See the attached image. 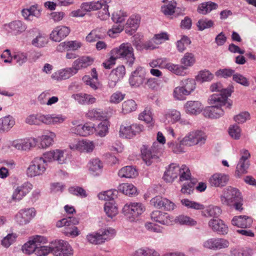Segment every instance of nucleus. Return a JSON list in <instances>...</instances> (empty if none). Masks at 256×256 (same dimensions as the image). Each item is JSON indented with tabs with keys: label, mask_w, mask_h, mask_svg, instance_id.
I'll list each match as a JSON object with an SVG mask.
<instances>
[{
	"label": "nucleus",
	"mask_w": 256,
	"mask_h": 256,
	"mask_svg": "<svg viewBox=\"0 0 256 256\" xmlns=\"http://www.w3.org/2000/svg\"><path fill=\"white\" fill-rule=\"evenodd\" d=\"M208 102L211 106L206 108L203 114L205 117L211 118H217L224 114V110L222 106H226L230 108L232 105V102H226L224 98L220 99L216 95H212Z\"/></svg>",
	"instance_id": "f257e3e1"
},
{
	"label": "nucleus",
	"mask_w": 256,
	"mask_h": 256,
	"mask_svg": "<svg viewBox=\"0 0 256 256\" xmlns=\"http://www.w3.org/2000/svg\"><path fill=\"white\" fill-rule=\"evenodd\" d=\"M111 51L116 59L124 60L126 64L130 66L134 64L136 60L134 48L130 43H122L118 47L112 49Z\"/></svg>",
	"instance_id": "f03ea898"
},
{
	"label": "nucleus",
	"mask_w": 256,
	"mask_h": 256,
	"mask_svg": "<svg viewBox=\"0 0 256 256\" xmlns=\"http://www.w3.org/2000/svg\"><path fill=\"white\" fill-rule=\"evenodd\" d=\"M78 223L79 220L77 218L69 217L58 221L56 226L58 228L64 227L62 233L67 236L73 238L80 234V230L76 226Z\"/></svg>",
	"instance_id": "7ed1b4c3"
},
{
	"label": "nucleus",
	"mask_w": 256,
	"mask_h": 256,
	"mask_svg": "<svg viewBox=\"0 0 256 256\" xmlns=\"http://www.w3.org/2000/svg\"><path fill=\"white\" fill-rule=\"evenodd\" d=\"M146 210V206L140 202H130L126 204L122 213L130 222L136 221Z\"/></svg>",
	"instance_id": "20e7f679"
},
{
	"label": "nucleus",
	"mask_w": 256,
	"mask_h": 256,
	"mask_svg": "<svg viewBox=\"0 0 256 256\" xmlns=\"http://www.w3.org/2000/svg\"><path fill=\"white\" fill-rule=\"evenodd\" d=\"M115 235V231L111 228H101L96 232L89 234L86 239L94 244H100L111 240Z\"/></svg>",
	"instance_id": "39448f33"
},
{
	"label": "nucleus",
	"mask_w": 256,
	"mask_h": 256,
	"mask_svg": "<svg viewBox=\"0 0 256 256\" xmlns=\"http://www.w3.org/2000/svg\"><path fill=\"white\" fill-rule=\"evenodd\" d=\"M98 197L100 200L108 202L104 205V211L108 217L113 218L118 214V208L114 201L118 198L116 194L114 193H98Z\"/></svg>",
	"instance_id": "423d86ee"
},
{
	"label": "nucleus",
	"mask_w": 256,
	"mask_h": 256,
	"mask_svg": "<svg viewBox=\"0 0 256 256\" xmlns=\"http://www.w3.org/2000/svg\"><path fill=\"white\" fill-rule=\"evenodd\" d=\"M196 62L194 55L191 52H186L180 60L182 66L174 64L172 63L169 68L172 70V72L177 75L183 76L185 74L184 70L192 66Z\"/></svg>",
	"instance_id": "0eeeda50"
},
{
	"label": "nucleus",
	"mask_w": 256,
	"mask_h": 256,
	"mask_svg": "<svg viewBox=\"0 0 256 256\" xmlns=\"http://www.w3.org/2000/svg\"><path fill=\"white\" fill-rule=\"evenodd\" d=\"M206 138V134L202 131H192L186 134L182 140V144L188 146L197 144L202 145L205 143Z\"/></svg>",
	"instance_id": "6e6552de"
},
{
	"label": "nucleus",
	"mask_w": 256,
	"mask_h": 256,
	"mask_svg": "<svg viewBox=\"0 0 256 256\" xmlns=\"http://www.w3.org/2000/svg\"><path fill=\"white\" fill-rule=\"evenodd\" d=\"M220 199L223 204L229 206H234L236 210L242 209L243 200L240 193H224Z\"/></svg>",
	"instance_id": "1a4fd4ad"
},
{
	"label": "nucleus",
	"mask_w": 256,
	"mask_h": 256,
	"mask_svg": "<svg viewBox=\"0 0 256 256\" xmlns=\"http://www.w3.org/2000/svg\"><path fill=\"white\" fill-rule=\"evenodd\" d=\"M46 160L44 158H36L28 168L26 173L28 176L34 177L42 174L46 169Z\"/></svg>",
	"instance_id": "9d476101"
},
{
	"label": "nucleus",
	"mask_w": 256,
	"mask_h": 256,
	"mask_svg": "<svg viewBox=\"0 0 256 256\" xmlns=\"http://www.w3.org/2000/svg\"><path fill=\"white\" fill-rule=\"evenodd\" d=\"M47 242L46 238L40 235L34 236L30 237L28 240L22 246V250L24 254L30 255L35 253L36 246L38 243Z\"/></svg>",
	"instance_id": "9b49d317"
},
{
	"label": "nucleus",
	"mask_w": 256,
	"mask_h": 256,
	"mask_svg": "<svg viewBox=\"0 0 256 256\" xmlns=\"http://www.w3.org/2000/svg\"><path fill=\"white\" fill-rule=\"evenodd\" d=\"M52 254L54 256H73L74 250L66 241L59 240L53 244Z\"/></svg>",
	"instance_id": "f8f14e48"
},
{
	"label": "nucleus",
	"mask_w": 256,
	"mask_h": 256,
	"mask_svg": "<svg viewBox=\"0 0 256 256\" xmlns=\"http://www.w3.org/2000/svg\"><path fill=\"white\" fill-rule=\"evenodd\" d=\"M36 216V210L34 208L20 210L15 216V220L20 225L28 224Z\"/></svg>",
	"instance_id": "ddd939ff"
},
{
	"label": "nucleus",
	"mask_w": 256,
	"mask_h": 256,
	"mask_svg": "<svg viewBox=\"0 0 256 256\" xmlns=\"http://www.w3.org/2000/svg\"><path fill=\"white\" fill-rule=\"evenodd\" d=\"M150 216L152 221L163 226L172 225L174 222L173 216L166 212L158 210L152 211L150 214Z\"/></svg>",
	"instance_id": "4468645a"
},
{
	"label": "nucleus",
	"mask_w": 256,
	"mask_h": 256,
	"mask_svg": "<svg viewBox=\"0 0 256 256\" xmlns=\"http://www.w3.org/2000/svg\"><path fill=\"white\" fill-rule=\"evenodd\" d=\"M38 140L34 138L16 139L12 142L11 146L16 149L26 151L37 146Z\"/></svg>",
	"instance_id": "2eb2a0df"
},
{
	"label": "nucleus",
	"mask_w": 256,
	"mask_h": 256,
	"mask_svg": "<svg viewBox=\"0 0 256 256\" xmlns=\"http://www.w3.org/2000/svg\"><path fill=\"white\" fill-rule=\"evenodd\" d=\"M143 130V126L140 124H136L130 126L122 124L120 127V136L124 138H130L140 134Z\"/></svg>",
	"instance_id": "dca6fc26"
},
{
	"label": "nucleus",
	"mask_w": 256,
	"mask_h": 256,
	"mask_svg": "<svg viewBox=\"0 0 256 256\" xmlns=\"http://www.w3.org/2000/svg\"><path fill=\"white\" fill-rule=\"evenodd\" d=\"M69 147L72 150L90 152L94 150L95 144L94 142L88 140H74L70 144Z\"/></svg>",
	"instance_id": "f3484780"
},
{
	"label": "nucleus",
	"mask_w": 256,
	"mask_h": 256,
	"mask_svg": "<svg viewBox=\"0 0 256 256\" xmlns=\"http://www.w3.org/2000/svg\"><path fill=\"white\" fill-rule=\"evenodd\" d=\"M68 154L65 150L56 149L46 152L44 156L48 162L57 161L60 164L66 162Z\"/></svg>",
	"instance_id": "a211bd4d"
},
{
	"label": "nucleus",
	"mask_w": 256,
	"mask_h": 256,
	"mask_svg": "<svg viewBox=\"0 0 256 256\" xmlns=\"http://www.w3.org/2000/svg\"><path fill=\"white\" fill-rule=\"evenodd\" d=\"M233 86H230L226 88H224L221 83L216 82L212 84L210 88L212 92H220L219 94H215L212 95H216L220 99H225L226 102H229L228 100V96H230L233 92Z\"/></svg>",
	"instance_id": "6ab92c4d"
},
{
	"label": "nucleus",
	"mask_w": 256,
	"mask_h": 256,
	"mask_svg": "<svg viewBox=\"0 0 256 256\" xmlns=\"http://www.w3.org/2000/svg\"><path fill=\"white\" fill-rule=\"evenodd\" d=\"M70 132L74 134L82 136H86L93 134L96 132V128L92 123H86L84 124H78L71 128Z\"/></svg>",
	"instance_id": "aec40b11"
},
{
	"label": "nucleus",
	"mask_w": 256,
	"mask_h": 256,
	"mask_svg": "<svg viewBox=\"0 0 256 256\" xmlns=\"http://www.w3.org/2000/svg\"><path fill=\"white\" fill-rule=\"evenodd\" d=\"M126 74V68L123 65L118 66L113 69L108 76V84L110 88L114 87L116 83L122 79Z\"/></svg>",
	"instance_id": "412c9836"
},
{
	"label": "nucleus",
	"mask_w": 256,
	"mask_h": 256,
	"mask_svg": "<svg viewBox=\"0 0 256 256\" xmlns=\"http://www.w3.org/2000/svg\"><path fill=\"white\" fill-rule=\"evenodd\" d=\"M169 39V35L165 32L154 34L153 38L144 44V48L146 50H154L158 47L165 41Z\"/></svg>",
	"instance_id": "4be33fe9"
},
{
	"label": "nucleus",
	"mask_w": 256,
	"mask_h": 256,
	"mask_svg": "<svg viewBox=\"0 0 256 256\" xmlns=\"http://www.w3.org/2000/svg\"><path fill=\"white\" fill-rule=\"evenodd\" d=\"M56 134L54 132L48 131L40 136L38 140L37 145L38 148H46L52 146L54 142Z\"/></svg>",
	"instance_id": "5701e85b"
},
{
	"label": "nucleus",
	"mask_w": 256,
	"mask_h": 256,
	"mask_svg": "<svg viewBox=\"0 0 256 256\" xmlns=\"http://www.w3.org/2000/svg\"><path fill=\"white\" fill-rule=\"evenodd\" d=\"M150 204L156 208H164L167 210H173L175 207L172 202L160 195L153 198L150 200Z\"/></svg>",
	"instance_id": "b1692460"
},
{
	"label": "nucleus",
	"mask_w": 256,
	"mask_h": 256,
	"mask_svg": "<svg viewBox=\"0 0 256 256\" xmlns=\"http://www.w3.org/2000/svg\"><path fill=\"white\" fill-rule=\"evenodd\" d=\"M70 28L64 26H56L51 32L50 38L53 41L60 42L66 38L70 33Z\"/></svg>",
	"instance_id": "393cba45"
},
{
	"label": "nucleus",
	"mask_w": 256,
	"mask_h": 256,
	"mask_svg": "<svg viewBox=\"0 0 256 256\" xmlns=\"http://www.w3.org/2000/svg\"><path fill=\"white\" fill-rule=\"evenodd\" d=\"M209 228L214 232L220 234H226L228 231V226L219 218H212L208 222Z\"/></svg>",
	"instance_id": "a878e982"
},
{
	"label": "nucleus",
	"mask_w": 256,
	"mask_h": 256,
	"mask_svg": "<svg viewBox=\"0 0 256 256\" xmlns=\"http://www.w3.org/2000/svg\"><path fill=\"white\" fill-rule=\"evenodd\" d=\"M252 224V218L246 216H235L232 220V225L242 228H249Z\"/></svg>",
	"instance_id": "bb28decb"
},
{
	"label": "nucleus",
	"mask_w": 256,
	"mask_h": 256,
	"mask_svg": "<svg viewBox=\"0 0 256 256\" xmlns=\"http://www.w3.org/2000/svg\"><path fill=\"white\" fill-rule=\"evenodd\" d=\"M180 167L176 164H172L165 172L163 176L164 180L168 182H172L178 176Z\"/></svg>",
	"instance_id": "cd10ccee"
},
{
	"label": "nucleus",
	"mask_w": 256,
	"mask_h": 256,
	"mask_svg": "<svg viewBox=\"0 0 256 256\" xmlns=\"http://www.w3.org/2000/svg\"><path fill=\"white\" fill-rule=\"evenodd\" d=\"M184 108L187 114L196 115L202 112L203 106L200 101L190 100L186 103Z\"/></svg>",
	"instance_id": "c85d7f7f"
},
{
	"label": "nucleus",
	"mask_w": 256,
	"mask_h": 256,
	"mask_svg": "<svg viewBox=\"0 0 256 256\" xmlns=\"http://www.w3.org/2000/svg\"><path fill=\"white\" fill-rule=\"evenodd\" d=\"M82 46V44L78 40L67 41L60 44L56 47L58 52L76 50Z\"/></svg>",
	"instance_id": "c756f323"
},
{
	"label": "nucleus",
	"mask_w": 256,
	"mask_h": 256,
	"mask_svg": "<svg viewBox=\"0 0 256 256\" xmlns=\"http://www.w3.org/2000/svg\"><path fill=\"white\" fill-rule=\"evenodd\" d=\"M4 28L9 32L17 34L24 32L26 27L21 21L16 20L4 25Z\"/></svg>",
	"instance_id": "7c9ffc66"
},
{
	"label": "nucleus",
	"mask_w": 256,
	"mask_h": 256,
	"mask_svg": "<svg viewBox=\"0 0 256 256\" xmlns=\"http://www.w3.org/2000/svg\"><path fill=\"white\" fill-rule=\"evenodd\" d=\"M180 119V112L176 110H169L165 112L162 120L165 124H174Z\"/></svg>",
	"instance_id": "2f4dec72"
},
{
	"label": "nucleus",
	"mask_w": 256,
	"mask_h": 256,
	"mask_svg": "<svg viewBox=\"0 0 256 256\" xmlns=\"http://www.w3.org/2000/svg\"><path fill=\"white\" fill-rule=\"evenodd\" d=\"M140 21V17L139 15H132L128 20L126 22V33L132 35L136 30L139 26Z\"/></svg>",
	"instance_id": "473e14b6"
},
{
	"label": "nucleus",
	"mask_w": 256,
	"mask_h": 256,
	"mask_svg": "<svg viewBox=\"0 0 256 256\" xmlns=\"http://www.w3.org/2000/svg\"><path fill=\"white\" fill-rule=\"evenodd\" d=\"M228 176L222 174H215L210 178V182L214 186H223L228 180Z\"/></svg>",
	"instance_id": "72a5a7b5"
},
{
	"label": "nucleus",
	"mask_w": 256,
	"mask_h": 256,
	"mask_svg": "<svg viewBox=\"0 0 256 256\" xmlns=\"http://www.w3.org/2000/svg\"><path fill=\"white\" fill-rule=\"evenodd\" d=\"M14 124V118L10 115L0 118V132H8Z\"/></svg>",
	"instance_id": "f704fd0d"
},
{
	"label": "nucleus",
	"mask_w": 256,
	"mask_h": 256,
	"mask_svg": "<svg viewBox=\"0 0 256 256\" xmlns=\"http://www.w3.org/2000/svg\"><path fill=\"white\" fill-rule=\"evenodd\" d=\"M76 72V70L72 66V68H67L54 72L52 74V78L58 80H65L69 78Z\"/></svg>",
	"instance_id": "c9c22d12"
},
{
	"label": "nucleus",
	"mask_w": 256,
	"mask_h": 256,
	"mask_svg": "<svg viewBox=\"0 0 256 256\" xmlns=\"http://www.w3.org/2000/svg\"><path fill=\"white\" fill-rule=\"evenodd\" d=\"M22 14L25 20L32 21L34 18H38L40 16V12L36 6H32L28 8L23 9Z\"/></svg>",
	"instance_id": "e433bc0d"
},
{
	"label": "nucleus",
	"mask_w": 256,
	"mask_h": 256,
	"mask_svg": "<svg viewBox=\"0 0 256 256\" xmlns=\"http://www.w3.org/2000/svg\"><path fill=\"white\" fill-rule=\"evenodd\" d=\"M93 62L94 59L88 56H83L74 62L73 66L78 72V70L91 65Z\"/></svg>",
	"instance_id": "4c0bfd02"
},
{
	"label": "nucleus",
	"mask_w": 256,
	"mask_h": 256,
	"mask_svg": "<svg viewBox=\"0 0 256 256\" xmlns=\"http://www.w3.org/2000/svg\"><path fill=\"white\" fill-rule=\"evenodd\" d=\"M118 175L120 178H132L138 176V172L134 167L126 166L120 170Z\"/></svg>",
	"instance_id": "58836bf2"
},
{
	"label": "nucleus",
	"mask_w": 256,
	"mask_h": 256,
	"mask_svg": "<svg viewBox=\"0 0 256 256\" xmlns=\"http://www.w3.org/2000/svg\"><path fill=\"white\" fill-rule=\"evenodd\" d=\"M91 75L93 79H92L88 76H84L82 80L86 85L90 86L94 90H96L98 88L99 84L98 82V74L95 68L92 70Z\"/></svg>",
	"instance_id": "ea45409f"
},
{
	"label": "nucleus",
	"mask_w": 256,
	"mask_h": 256,
	"mask_svg": "<svg viewBox=\"0 0 256 256\" xmlns=\"http://www.w3.org/2000/svg\"><path fill=\"white\" fill-rule=\"evenodd\" d=\"M142 69L138 68L134 71L130 78V83L131 86L138 87L142 85L145 80L142 74L140 72L142 71Z\"/></svg>",
	"instance_id": "a19ab883"
},
{
	"label": "nucleus",
	"mask_w": 256,
	"mask_h": 256,
	"mask_svg": "<svg viewBox=\"0 0 256 256\" xmlns=\"http://www.w3.org/2000/svg\"><path fill=\"white\" fill-rule=\"evenodd\" d=\"M138 118L140 120L150 124L152 127L154 125V120L153 118L152 109L150 108H146L140 114Z\"/></svg>",
	"instance_id": "79ce46f5"
},
{
	"label": "nucleus",
	"mask_w": 256,
	"mask_h": 256,
	"mask_svg": "<svg viewBox=\"0 0 256 256\" xmlns=\"http://www.w3.org/2000/svg\"><path fill=\"white\" fill-rule=\"evenodd\" d=\"M46 243H38L36 246L34 254L37 256H46L49 254H52L53 245H44Z\"/></svg>",
	"instance_id": "37998d69"
},
{
	"label": "nucleus",
	"mask_w": 256,
	"mask_h": 256,
	"mask_svg": "<svg viewBox=\"0 0 256 256\" xmlns=\"http://www.w3.org/2000/svg\"><path fill=\"white\" fill-rule=\"evenodd\" d=\"M103 2L101 0L98 2H84L81 4L80 8L84 10V12H90L100 9Z\"/></svg>",
	"instance_id": "c03bdc74"
},
{
	"label": "nucleus",
	"mask_w": 256,
	"mask_h": 256,
	"mask_svg": "<svg viewBox=\"0 0 256 256\" xmlns=\"http://www.w3.org/2000/svg\"><path fill=\"white\" fill-rule=\"evenodd\" d=\"M110 126V123L107 120L102 121L96 128V134L104 137L106 136L108 132V128Z\"/></svg>",
	"instance_id": "a18cd8bd"
},
{
	"label": "nucleus",
	"mask_w": 256,
	"mask_h": 256,
	"mask_svg": "<svg viewBox=\"0 0 256 256\" xmlns=\"http://www.w3.org/2000/svg\"><path fill=\"white\" fill-rule=\"evenodd\" d=\"M214 74L206 70H200L196 76V80L199 82L202 83L211 81L214 78Z\"/></svg>",
	"instance_id": "49530a36"
},
{
	"label": "nucleus",
	"mask_w": 256,
	"mask_h": 256,
	"mask_svg": "<svg viewBox=\"0 0 256 256\" xmlns=\"http://www.w3.org/2000/svg\"><path fill=\"white\" fill-rule=\"evenodd\" d=\"M170 64H172V63L168 62L166 58H158L150 62V66L152 68L158 67L160 68H166L172 72V70L169 68Z\"/></svg>",
	"instance_id": "de8ad7c7"
},
{
	"label": "nucleus",
	"mask_w": 256,
	"mask_h": 256,
	"mask_svg": "<svg viewBox=\"0 0 256 256\" xmlns=\"http://www.w3.org/2000/svg\"><path fill=\"white\" fill-rule=\"evenodd\" d=\"M132 256H159V254L154 249L144 247L136 250Z\"/></svg>",
	"instance_id": "09e8293b"
},
{
	"label": "nucleus",
	"mask_w": 256,
	"mask_h": 256,
	"mask_svg": "<svg viewBox=\"0 0 256 256\" xmlns=\"http://www.w3.org/2000/svg\"><path fill=\"white\" fill-rule=\"evenodd\" d=\"M218 5L216 3L208 2L200 4L198 8V12L201 14H206L212 10L217 8Z\"/></svg>",
	"instance_id": "8fccbe9b"
},
{
	"label": "nucleus",
	"mask_w": 256,
	"mask_h": 256,
	"mask_svg": "<svg viewBox=\"0 0 256 256\" xmlns=\"http://www.w3.org/2000/svg\"><path fill=\"white\" fill-rule=\"evenodd\" d=\"M88 166L90 171L97 175L102 171V164L98 158H94L90 161Z\"/></svg>",
	"instance_id": "3c124183"
},
{
	"label": "nucleus",
	"mask_w": 256,
	"mask_h": 256,
	"mask_svg": "<svg viewBox=\"0 0 256 256\" xmlns=\"http://www.w3.org/2000/svg\"><path fill=\"white\" fill-rule=\"evenodd\" d=\"M137 108V104L134 100H128L124 101L122 104V111L124 114H128Z\"/></svg>",
	"instance_id": "603ef678"
},
{
	"label": "nucleus",
	"mask_w": 256,
	"mask_h": 256,
	"mask_svg": "<svg viewBox=\"0 0 256 256\" xmlns=\"http://www.w3.org/2000/svg\"><path fill=\"white\" fill-rule=\"evenodd\" d=\"M142 160L147 165H150L152 162V160L155 158V155L152 154L151 150L144 146L142 148Z\"/></svg>",
	"instance_id": "864d4df0"
},
{
	"label": "nucleus",
	"mask_w": 256,
	"mask_h": 256,
	"mask_svg": "<svg viewBox=\"0 0 256 256\" xmlns=\"http://www.w3.org/2000/svg\"><path fill=\"white\" fill-rule=\"evenodd\" d=\"M17 237L15 233L8 234L1 240L0 244L3 247L7 248L14 242Z\"/></svg>",
	"instance_id": "5fc2aeb1"
},
{
	"label": "nucleus",
	"mask_w": 256,
	"mask_h": 256,
	"mask_svg": "<svg viewBox=\"0 0 256 256\" xmlns=\"http://www.w3.org/2000/svg\"><path fill=\"white\" fill-rule=\"evenodd\" d=\"M168 2L169 4L162 6V11L166 15H171L174 12L176 3L174 0H164V2Z\"/></svg>",
	"instance_id": "6e6d98bb"
},
{
	"label": "nucleus",
	"mask_w": 256,
	"mask_h": 256,
	"mask_svg": "<svg viewBox=\"0 0 256 256\" xmlns=\"http://www.w3.org/2000/svg\"><path fill=\"white\" fill-rule=\"evenodd\" d=\"M48 40L46 36L39 34L38 36L32 40V44L38 48L44 46L48 43Z\"/></svg>",
	"instance_id": "4d7b16f0"
},
{
	"label": "nucleus",
	"mask_w": 256,
	"mask_h": 256,
	"mask_svg": "<svg viewBox=\"0 0 256 256\" xmlns=\"http://www.w3.org/2000/svg\"><path fill=\"white\" fill-rule=\"evenodd\" d=\"M178 176L180 182L189 180L190 179L191 174L188 168L186 165H182L180 167Z\"/></svg>",
	"instance_id": "13d9d810"
},
{
	"label": "nucleus",
	"mask_w": 256,
	"mask_h": 256,
	"mask_svg": "<svg viewBox=\"0 0 256 256\" xmlns=\"http://www.w3.org/2000/svg\"><path fill=\"white\" fill-rule=\"evenodd\" d=\"M174 220L180 224H186L189 226H194L196 224V222L190 218L184 216L180 215L177 216Z\"/></svg>",
	"instance_id": "bf43d9fd"
},
{
	"label": "nucleus",
	"mask_w": 256,
	"mask_h": 256,
	"mask_svg": "<svg viewBox=\"0 0 256 256\" xmlns=\"http://www.w3.org/2000/svg\"><path fill=\"white\" fill-rule=\"evenodd\" d=\"M174 96L178 100L185 99L186 96L189 95L183 86H178L176 88L173 92Z\"/></svg>",
	"instance_id": "052dcab7"
},
{
	"label": "nucleus",
	"mask_w": 256,
	"mask_h": 256,
	"mask_svg": "<svg viewBox=\"0 0 256 256\" xmlns=\"http://www.w3.org/2000/svg\"><path fill=\"white\" fill-rule=\"evenodd\" d=\"M248 166L249 164L248 162L240 160L236 166V169L235 172L236 175L240 177L243 174H246L248 168Z\"/></svg>",
	"instance_id": "680f3d73"
},
{
	"label": "nucleus",
	"mask_w": 256,
	"mask_h": 256,
	"mask_svg": "<svg viewBox=\"0 0 256 256\" xmlns=\"http://www.w3.org/2000/svg\"><path fill=\"white\" fill-rule=\"evenodd\" d=\"M181 203L183 206H184L188 208H194L195 210H202L204 208L203 205L198 202L191 201L188 199H182L181 200Z\"/></svg>",
	"instance_id": "e2e57ef3"
},
{
	"label": "nucleus",
	"mask_w": 256,
	"mask_h": 256,
	"mask_svg": "<svg viewBox=\"0 0 256 256\" xmlns=\"http://www.w3.org/2000/svg\"><path fill=\"white\" fill-rule=\"evenodd\" d=\"M190 40L186 36H183L181 39L176 42V47L180 52H183L186 48V46L190 44Z\"/></svg>",
	"instance_id": "0e129e2a"
},
{
	"label": "nucleus",
	"mask_w": 256,
	"mask_h": 256,
	"mask_svg": "<svg viewBox=\"0 0 256 256\" xmlns=\"http://www.w3.org/2000/svg\"><path fill=\"white\" fill-rule=\"evenodd\" d=\"M123 24H114L108 32V34L112 38H116L124 30Z\"/></svg>",
	"instance_id": "69168bd1"
},
{
	"label": "nucleus",
	"mask_w": 256,
	"mask_h": 256,
	"mask_svg": "<svg viewBox=\"0 0 256 256\" xmlns=\"http://www.w3.org/2000/svg\"><path fill=\"white\" fill-rule=\"evenodd\" d=\"M12 60L20 66L26 62L27 54L26 53L20 52H16L12 56Z\"/></svg>",
	"instance_id": "338daca9"
},
{
	"label": "nucleus",
	"mask_w": 256,
	"mask_h": 256,
	"mask_svg": "<svg viewBox=\"0 0 256 256\" xmlns=\"http://www.w3.org/2000/svg\"><path fill=\"white\" fill-rule=\"evenodd\" d=\"M215 244V250L226 248L230 246L229 241L222 238H216Z\"/></svg>",
	"instance_id": "774afa93"
}]
</instances>
